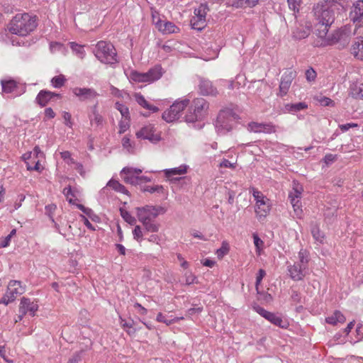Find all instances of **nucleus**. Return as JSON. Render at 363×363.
Returning a JSON list of instances; mask_svg holds the SVG:
<instances>
[{
  "label": "nucleus",
  "instance_id": "a878e982",
  "mask_svg": "<svg viewBox=\"0 0 363 363\" xmlns=\"http://www.w3.org/2000/svg\"><path fill=\"white\" fill-rule=\"evenodd\" d=\"M318 26L315 30L316 35L320 40H317L314 42V46H315V43L323 42L330 33H328L331 24H316Z\"/></svg>",
  "mask_w": 363,
  "mask_h": 363
},
{
  "label": "nucleus",
  "instance_id": "bf43d9fd",
  "mask_svg": "<svg viewBox=\"0 0 363 363\" xmlns=\"http://www.w3.org/2000/svg\"><path fill=\"white\" fill-rule=\"evenodd\" d=\"M317 74L313 68H309L306 71V78L308 82H313L315 79Z\"/></svg>",
  "mask_w": 363,
  "mask_h": 363
},
{
  "label": "nucleus",
  "instance_id": "338daca9",
  "mask_svg": "<svg viewBox=\"0 0 363 363\" xmlns=\"http://www.w3.org/2000/svg\"><path fill=\"white\" fill-rule=\"evenodd\" d=\"M357 127H358V124L354 123H346V124L339 125V128L342 132H346L351 128H357Z\"/></svg>",
  "mask_w": 363,
  "mask_h": 363
},
{
  "label": "nucleus",
  "instance_id": "13d9d810",
  "mask_svg": "<svg viewBox=\"0 0 363 363\" xmlns=\"http://www.w3.org/2000/svg\"><path fill=\"white\" fill-rule=\"evenodd\" d=\"M185 283L187 285H190L194 283H196V277L190 272H186L184 274Z\"/></svg>",
  "mask_w": 363,
  "mask_h": 363
},
{
  "label": "nucleus",
  "instance_id": "6e6d98bb",
  "mask_svg": "<svg viewBox=\"0 0 363 363\" xmlns=\"http://www.w3.org/2000/svg\"><path fill=\"white\" fill-rule=\"evenodd\" d=\"M289 7L294 12H298L301 0H287Z\"/></svg>",
  "mask_w": 363,
  "mask_h": 363
},
{
  "label": "nucleus",
  "instance_id": "2f4dec72",
  "mask_svg": "<svg viewBox=\"0 0 363 363\" xmlns=\"http://www.w3.org/2000/svg\"><path fill=\"white\" fill-rule=\"evenodd\" d=\"M351 52L357 59L363 60V38L352 45Z\"/></svg>",
  "mask_w": 363,
  "mask_h": 363
},
{
  "label": "nucleus",
  "instance_id": "69168bd1",
  "mask_svg": "<svg viewBox=\"0 0 363 363\" xmlns=\"http://www.w3.org/2000/svg\"><path fill=\"white\" fill-rule=\"evenodd\" d=\"M62 117L65 120V123L66 125L69 126V128L72 127V116L69 113L65 111L63 113Z\"/></svg>",
  "mask_w": 363,
  "mask_h": 363
},
{
  "label": "nucleus",
  "instance_id": "4468645a",
  "mask_svg": "<svg viewBox=\"0 0 363 363\" xmlns=\"http://www.w3.org/2000/svg\"><path fill=\"white\" fill-rule=\"evenodd\" d=\"M296 77V72L289 70L284 73L281 76L279 84V91L277 94L278 96L283 97L286 96L289 90L292 81Z\"/></svg>",
  "mask_w": 363,
  "mask_h": 363
},
{
  "label": "nucleus",
  "instance_id": "58836bf2",
  "mask_svg": "<svg viewBox=\"0 0 363 363\" xmlns=\"http://www.w3.org/2000/svg\"><path fill=\"white\" fill-rule=\"evenodd\" d=\"M147 231H145V228L143 229L140 225H135L133 230V239L138 242H141L143 240V235Z\"/></svg>",
  "mask_w": 363,
  "mask_h": 363
},
{
  "label": "nucleus",
  "instance_id": "5fc2aeb1",
  "mask_svg": "<svg viewBox=\"0 0 363 363\" xmlns=\"http://www.w3.org/2000/svg\"><path fill=\"white\" fill-rule=\"evenodd\" d=\"M228 251H229L228 245V243L224 242L222 243V246L218 250H217L216 255L219 259H221L225 255H227L228 253Z\"/></svg>",
  "mask_w": 363,
  "mask_h": 363
},
{
  "label": "nucleus",
  "instance_id": "5701e85b",
  "mask_svg": "<svg viewBox=\"0 0 363 363\" xmlns=\"http://www.w3.org/2000/svg\"><path fill=\"white\" fill-rule=\"evenodd\" d=\"M60 95L59 94H55L54 92L41 90L37 97L35 99L36 102L42 107L45 106L53 98V97H60Z\"/></svg>",
  "mask_w": 363,
  "mask_h": 363
},
{
  "label": "nucleus",
  "instance_id": "2eb2a0df",
  "mask_svg": "<svg viewBox=\"0 0 363 363\" xmlns=\"http://www.w3.org/2000/svg\"><path fill=\"white\" fill-rule=\"evenodd\" d=\"M287 271L290 278L296 281L303 280L308 274V269L296 262L289 264Z\"/></svg>",
  "mask_w": 363,
  "mask_h": 363
},
{
  "label": "nucleus",
  "instance_id": "f257e3e1",
  "mask_svg": "<svg viewBox=\"0 0 363 363\" xmlns=\"http://www.w3.org/2000/svg\"><path fill=\"white\" fill-rule=\"evenodd\" d=\"M138 220L143 224L145 231L157 233L160 224L155 219L160 214H164L166 209L161 206L146 205L135 208Z\"/></svg>",
  "mask_w": 363,
  "mask_h": 363
},
{
  "label": "nucleus",
  "instance_id": "603ef678",
  "mask_svg": "<svg viewBox=\"0 0 363 363\" xmlns=\"http://www.w3.org/2000/svg\"><path fill=\"white\" fill-rule=\"evenodd\" d=\"M130 117L128 118H123L120 122H119V134H123L125 133L129 128H130Z\"/></svg>",
  "mask_w": 363,
  "mask_h": 363
},
{
  "label": "nucleus",
  "instance_id": "49530a36",
  "mask_svg": "<svg viewBox=\"0 0 363 363\" xmlns=\"http://www.w3.org/2000/svg\"><path fill=\"white\" fill-rule=\"evenodd\" d=\"M302 193V187L300 186L298 184L294 185L293 189L291 191H290L289 194V199H301V195Z\"/></svg>",
  "mask_w": 363,
  "mask_h": 363
},
{
  "label": "nucleus",
  "instance_id": "7c9ffc66",
  "mask_svg": "<svg viewBox=\"0 0 363 363\" xmlns=\"http://www.w3.org/2000/svg\"><path fill=\"white\" fill-rule=\"evenodd\" d=\"M155 28L163 35L175 33L179 31L176 24H155Z\"/></svg>",
  "mask_w": 363,
  "mask_h": 363
},
{
  "label": "nucleus",
  "instance_id": "864d4df0",
  "mask_svg": "<svg viewBox=\"0 0 363 363\" xmlns=\"http://www.w3.org/2000/svg\"><path fill=\"white\" fill-rule=\"evenodd\" d=\"M57 208L55 204H49L45 207V214L50 218L52 222H54V213Z\"/></svg>",
  "mask_w": 363,
  "mask_h": 363
},
{
  "label": "nucleus",
  "instance_id": "680f3d73",
  "mask_svg": "<svg viewBox=\"0 0 363 363\" xmlns=\"http://www.w3.org/2000/svg\"><path fill=\"white\" fill-rule=\"evenodd\" d=\"M319 102L321 104V105L325 106H333L335 105V102L332 99L326 96H322L319 99Z\"/></svg>",
  "mask_w": 363,
  "mask_h": 363
},
{
  "label": "nucleus",
  "instance_id": "4be33fe9",
  "mask_svg": "<svg viewBox=\"0 0 363 363\" xmlns=\"http://www.w3.org/2000/svg\"><path fill=\"white\" fill-rule=\"evenodd\" d=\"M363 17V0H358L354 4L350 13V18L353 23L360 21Z\"/></svg>",
  "mask_w": 363,
  "mask_h": 363
},
{
  "label": "nucleus",
  "instance_id": "f3484780",
  "mask_svg": "<svg viewBox=\"0 0 363 363\" xmlns=\"http://www.w3.org/2000/svg\"><path fill=\"white\" fill-rule=\"evenodd\" d=\"M35 27L36 24H7L6 30L13 34L25 36Z\"/></svg>",
  "mask_w": 363,
  "mask_h": 363
},
{
  "label": "nucleus",
  "instance_id": "39448f33",
  "mask_svg": "<svg viewBox=\"0 0 363 363\" xmlns=\"http://www.w3.org/2000/svg\"><path fill=\"white\" fill-rule=\"evenodd\" d=\"M351 35V29L349 25H345L339 29L334 30L330 33L323 42L315 43V47H325L327 45H332L339 42H342L343 44L347 43L349 38Z\"/></svg>",
  "mask_w": 363,
  "mask_h": 363
},
{
  "label": "nucleus",
  "instance_id": "393cba45",
  "mask_svg": "<svg viewBox=\"0 0 363 363\" xmlns=\"http://www.w3.org/2000/svg\"><path fill=\"white\" fill-rule=\"evenodd\" d=\"M144 75L145 82L152 83L160 79L162 75V68L160 66H155L147 72H144Z\"/></svg>",
  "mask_w": 363,
  "mask_h": 363
},
{
  "label": "nucleus",
  "instance_id": "a19ab883",
  "mask_svg": "<svg viewBox=\"0 0 363 363\" xmlns=\"http://www.w3.org/2000/svg\"><path fill=\"white\" fill-rule=\"evenodd\" d=\"M66 81L65 77L63 74H60L51 79V84L55 88H61L64 86Z\"/></svg>",
  "mask_w": 363,
  "mask_h": 363
},
{
  "label": "nucleus",
  "instance_id": "a211bd4d",
  "mask_svg": "<svg viewBox=\"0 0 363 363\" xmlns=\"http://www.w3.org/2000/svg\"><path fill=\"white\" fill-rule=\"evenodd\" d=\"M199 89L200 93L203 95L216 96L218 94L217 88L208 79H201Z\"/></svg>",
  "mask_w": 363,
  "mask_h": 363
},
{
  "label": "nucleus",
  "instance_id": "de8ad7c7",
  "mask_svg": "<svg viewBox=\"0 0 363 363\" xmlns=\"http://www.w3.org/2000/svg\"><path fill=\"white\" fill-rule=\"evenodd\" d=\"M290 202L294 208L296 215L300 217L302 214L301 203L300 201V199H291Z\"/></svg>",
  "mask_w": 363,
  "mask_h": 363
},
{
  "label": "nucleus",
  "instance_id": "4d7b16f0",
  "mask_svg": "<svg viewBox=\"0 0 363 363\" xmlns=\"http://www.w3.org/2000/svg\"><path fill=\"white\" fill-rule=\"evenodd\" d=\"M122 145L123 148L126 149L128 152H132L133 147L132 146L130 139L128 136H124L122 139Z\"/></svg>",
  "mask_w": 363,
  "mask_h": 363
},
{
  "label": "nucleus",
  "instance_id": "aec40b11",
  "mask_svg": "<svg viewBox=\"0 0 363 363\" xmlns=\"http://www.w3.org/2000/svg\"><path fill=\"white\" fill-rule=\"evenodd\" d=\"M292 36L296 40H301L308 37L311 33V27L306 24L296 25L291 28Z\"/></svg>",
  "mask_w": 363,
  "mask_h": 363
},
{
  "label": "nucleus",
  "instance_id": "c85d7f7f",
  "mask_svg": "<svg viewBox=\"0 0 363 363\" xmlns=\"http://www.w3.org/2000/svg\"><path fill=\"white\" fill-rule=\"evenodd\" d=\"M135 99L136 102L144 108H146L152 113H156L159 111V108L157 106L149 104L141 94H135Z\"/></svg>",
  "mask_w": 363,
  "mask_h": 363
},
{
  "label": "nucleus",
  "instance_id": "3c124183",
  "mask_svg": "<svg viewBox=\"0 0 363 363\" xmlns=\"http://www.w3.org/2000/svg\"><path fill=\"white\" fill-rule=\"evenodd\" d=\"M164 187L162 185H155V186H147L143 189V191H147L151 194L157 193V194H163L164 193Z\"/></svg>",
  "mask_w": 363,
  "mask_h": 363
},
{
  "label": "nucleus",
  "instance_id": "20e7f679",
  "mask_svg": "<svg viewBox=\"0 0 363 363\" xmlns=\"http://www.w3.org/2000/svg\"><path fill=\"white\" fill-rule=\"evenodd\" d=\"M96 57L105 64H114L117 62L115 48L106 41H99L94 51Z\"/></svg>",
  "mask_w": 363,
  "mask_h": 363
},
{
  "label": "nucleus",
  "instance_id": "8fccbe9b",
  "mask_svg": "<svg viewBox=\"0 0 363 363\" xmlns=\"http://www.w3.org/2000/svg\"><path fill=\"white\" fill-rule=\"evenodd\" d=\"M258 1L259 0H238L234 4L236 7H253L258 3Z\"/></svg>",
  "mask_w": 363,
  "mask_h": 363
},
{
  "label": "nucleus",
  "instance_id": "a18cd8bd",
  "mask_svg": "<svg viewBox=\"0 0 363 363\" xmlns=\"http://www.w3.org/2000/svg\"><path fill=\"white\" fill-rule=\"evenodd\" d=\"M115 108L121 113L123 118H128L130 117L129 109L124 104L116 102L115 104Z\"/></svg>",
  "mask_w": 363,
  "mask_h": 363
},
{
  "label": "nucleus",
  "instance_id": "e433bc0d",
  "mask_svg": "<svg viewBox=\"0 0 363 363\" xmlns=\"http://www.w3.org/2000/svg\"><path fill=\"white\" fill-rule=\"evenodd\" d=\"M107 186H109L112 188L113 190H115L117 192H120L124 194H128V191L125 189V187L120 184L118 181L114 179H111L108 184Z\"/></svg>",
  "mask_w": 363,
  "mask_h": 363
},
{
  "label": "nucleus",
  "instance_id": "c03bdc74",
  "mask_svg": "<svg viewBox=\"0 0 363 363\" xmlns=\"http://www.w3.org/2000/svg\"><path fill=\"white\" fill-rule=\"evenodd\" d=\"M120 212L121 217L125 220V222H127L130 225H135L136 223L135 218L131 216V214L128 211L121 208Z\"/></svg>",
  "mask_w": 363,
  "mask_h": 363
},
{
  "label": "nucleus",
  "instance_id": "f704fd0d",
  "mask_svg": "<svg viewBox=\"0 0 363 363\" xmlns=\"http://www.w3.org/2000/svg\"><path fill=\"white\" fill-rule=\"evenodd\" d=\"M308 105L305 102H298L296 104H286L284 106L288 112L296 113L299 111L307 108Z\"/></svg>",
  "mask_w": 363,
  "mask_h": 363
},
{
  "label": "nucleus",
  "instance_id": "6e6552de",
  "mask_svg": "<svg viewBox=\"0 0 363 363\" xmlns=\"http://www.w3.org/2000/svg\"><path fill=\"white\" fill-rule=\"evenodd\" d=\"M189 100L184 99L179 101H175L169 109L162 113V118L167 123H171L180 116L181 113L189 105Z\"/></svg>",
  "mask_w": 363,
  "mask_h": 363
},
{
  "label": "nucleus",
  "instance_id": "0eeeda50",
  "mask_svg": "<svg viewBox=\"0 0 363 363\" xmlns=\"http://www.w3.org/2000/svg\"><path fill=\"white\" fill-rule=\"evenodd\" d=\"M253 197L256 201L255 213L259 218H265L271 210V202L264 194L254 189L252 192Z\"/></svg>",
  "mask_w": 363,
  "mask_h": 363
},
{
  "label": "nucleus",
  "instance_id": "ea45409f",
  "mask_svg": "<svg viewBox=\"0 0 363 363\" xmlns=\"http://www.w3.org/2000/svg\"><path fill=\"white\" fill-rule=\"evenodd\" d=\"M72 50L81 59L85 56V52L82 45H79L74 42L69 43Z\"/></svg>",
  "mask_w": 363,
  "mask_h": 363
},
{
  "label": "nucleus",
  "instance_id": "dca6fc26",
  "mask_svg": "<svg viewBox=\"0 0 363 363\" xmlns=\"http://www.w3.org/2000/svg\"><path fill=\"white\" fill-rule=\"evenodd\" d=\"M187 172L186 165H181L178 167L167 169L164 170L165 177L169 179L171 183H176L183 180L186 177H179V175L184 174Z\"/></svg>",
  "mask_w": 363,
  "mask_h": 363
},
{
  "label": "nucleus",
  "instance_id": "ddd939ff",
  "mask_svg": "<svg viewBox=\"0 0 363 363\" xmlns=\"http://www.w3.org/2000/svg\"><path fill=\"white\" fill-rule=\"evenodd\" d=\"M38 309V306L36 302L32 301L28 298H22L19 306V313H21L18 316L19 320H22L23 317L27 313L34 316Z\"/></svg>",
  "mask_w": 363,
  "mask_h": 363
},
{
  "label": "nucleus",
  "instance_id": "79ce46f5",
  "mask_svg": "<svg viewBox=\"0 0 363 363\" xmlns=\"http://www.w3.org/2000/svg\"><path fill=\"white\" fill-rule=\"evenodd\" d=\"M129 78L135 82H145L144 73L139 72L136 70H132L130 72Z\"/></svg>",
  "mask_w": 363,
  "mask_h": 363
},
{
  "label": "nucleus",
  "instance_id": "f03ea898",
  "mask_svg": "<svg viewBox=\"0 0 363 363\" xmlns=\"http://www.w3.org/2000/svg\"><path fill=\"white\" fill-rule=\"evenodd\" d=\"M336 5L333 1L326 0L313 7L314 16L318 23H333Z\"/></svg>",
  "mask_w": 363,
  "mask_h": 363
},
{
  "label": "nucleus",
  "instance_id": "72a5a7b5",
  "mask_svg": "<svg viewBox=\"0 0 363 363\" xmlns=\"http://www.w3.org/2000/svg\"><path fill=\"white\" fill-rule=\"evenodd\" d=\"M298 261L296 263L308 269L309 253L305 249H301L298 254Z\"/></svg>",
  "mask_w": 363,
  "mask_h": 363
},
{
  "label": "nucleus",
  "instance_id": "37998d69",
  "mask_svg": "<svg viewBox=\"0 0 363 363\" xmlns=\"http://www.w3.org/2000/svg\"><path fill=\"white\" fill-rule=\"evenodd\" d=\"M180 319H183V318L182 317L175 318L174 319L168 320L166 318V317L162 313H159L156 318V320L157 322L164 323L167 325H170L179 321Z\"/></svg>",
  "mask_w": 363,
  "mask_h": 363
},
{
  "label": "nucleus",
  "instance_id": "423d86ee",
  "mask_svg": "<svg viewBox=\"0 0 363 363\" xmlns=\"http://www.w3.org/2000/svg\"><path fill=\"white\" fill-rule=\"evenodd\" d=\"M208 108V102L203 98H198L193 101L190 111L185 116L186 121L194 123L201 120L206 114Z\"/></svg>",
  "mask_w": 363,
  "mask_h": 363
},
{
  "label": "nucleus",
  "instance_id": "052dcab7",
  "mask_svg": "<svg viewBox=\"0 0 363 363\" xmlns=\"http://www.w3.org/2000/svg\"><path fill=\"white\" fill-rule=\"evenodd\" d=\"M265 275H266V272L264 269H260L258 271V273L256 277V283H255V287H256L257 291H258L259 285L260 284L262 279L265 277Z\"/></svg>",
  "mask_w": 363,
  "mask_h": 363
},
{
  "label": "nucleus",
  "instance_id": "1a4fd4ad",
  "mask_svg": "<svg viewBox=\"0 0 363 363\" xmlns=\"http://www.w3.org/2000/svg\"><path fill=\"white\" fill-rule=\"evenodd\" d=\"M25 292V288L21 285V282L16 280H11L8 285L7 291L5 295L1 299V303L8 305L14 301L18 295Z\"/></svg>",
  "mask_w": 363,
  "mask_h": 363
},
{
  "label": "nucleus",
  "instance_id": "7ed1b4c3",
  "mask_svg": "<svg viewBox=\"0 0 363 363\" xmlns=\"http://www.w3.org/2000/svg\"><path fill=\"white\" fill-rule=\"evenodd\" d=\"M239 116L232 109L225 108L220 111L217 117L216 128L220 133L231 130L239 120Z\"/></svg>",
  "mask_w": 363,
  "mask_h": 363
},
{
  "label": "nucleus",
  "instance_id": "09e8293b",
  "mask_svg": "<svg viewBox=\"0 0 363 363\" xmlns=\"http://www.w3.org/2000/svg\"><path fill=\"white\" fill-rule=\"evenodd\" d=\"M311 233L313 235V238L322 243L323 242V240H324V235L323 233H322L320 231V229L317 226V225H314L312 228H311Z\"/></svg>",
  "mask_w": 363,
  "mask_h": 363
},
{
  "label": "nucleus",
  "instance_id": "c756f323",
  "mask_svg": "<svg viewBox=\"0 0 363 363\" xmlns=\"http://www.w3.org/2000/svg\"><path fill=\"white\" fill-rule=\"evenodd\" d=\"M350 96L355 99L363 100V83H354L350 86Z\"/></svg>",
  "mask_w": 363,
  "mask_h": 363
},
{
  "label": "nucleus",
  "instance_id": "0e129e2a",
  "mask_svg": "<svg viewBox=\"0 0 363 363\" xmlns=\"http://www.w3.org/2000/svg\"><path fill=\"white\" fill-rule=\"evenodd\" d=\"M219 167L220 168H230L235 169V163H232L226 159H223L222 162L220 163Z\"/></svg>",
  "mask_w": 363,
  "mask_h": 363
},
{
  "label": "nucleus",
  "instance_id": "9b49d317",
  "mask_svg": "<svg viewBox=\"0 0 363 363\" xmlns=\"http://www.w3.org/2000/svg\"><path fill=\"white\" fill-rule=\"evenodd\" d=\"M2 91L6 94H12L14 97L24 94L26 90L25 84L17 82L13 79L1 81Z\"/></svg>",
  "mask_w": 363,
  "mask_h": 363
},
{
  "label": "nucleus",
  "instance_id": "9d476101",
  "mask_svg": "<svg viewBox=\"0 0 363 363\" xmlns=\"http://www.w3.org/2000/svg\"><path fill=\"white\" fill-rule=\"evenodd\" d=\"M135 135L138 139L148 140L150 143L156 144L162 139L161 133L153 124H147L142 127Z\"/></svg>",
  "mask_w": 363,
  "mask_h": 363
},
{
  "label": "nucleus",
  "instance_id": "c9c22d12",
  "mask_svg": "<svg viewBox=\"0 0 363 363\" xmlns=\"http://www.w3.org/2000/svg\"><path fill=\"white\" fill-rule=\"evenodd\" d=\"M266 319L267 320H269L270 323H272V324H274L277 326H279L281 328H284L286 327V324L282 320V318L280 316L276 315L275 313L270 312L268 317H267Z\"/></svg>",
  "mask_w": 363,
  "mask_h": 363
},
{
  "label": "nucleus",
  "instance_id": "4c0bfd02",
  "mask_svg": "<svg viewBox=\"0 0 363 363\" xmlns=\"http://www.w3.org/2000/svg\"><path fill=\"white\" fill-rule=\"evenodd\" d=\"M208 11L206 4H201L197 9L194 10V14L197 16V21H205L206 15Z\"/></svg>",
  "mask_w": 363,
  "mask_h": 363
},
{
  "label": "nucleus",
  "instance_id": "f8f14e48",
  "mask_svg": "<svg viewBox=\"0 0 363 363\" xmlns=\"http://www.w3.org/2000/svg\"><path fill=\"white\" fill-rule=\"evenodd\" d=\"M72 91L80 101H91L99 96V93L93 88L74 87Z\"/></svg>",
  "mask_w": 363,
  "mask_h": 363
},
{
  "label": "nucleus",
  "instance_id": "774afa93",
  "mask_svg": "<svg viewBox=\"0 0 363 363\" xmlns=\"http://www.w3.org/2000/svg\"><path fill=\"white\" fill-rule=\"evenodd\" d=\"M80 361H81V352H76L69 359L67 363H79V362H80Z\"/></svg>",
  "mask_w": 363,
  "mask_h": 363
},
{
  "label": "nucleus",
  "instance_id": "e2e57ef3",
  "mask_svg": "<svg viewBox=\"0 0 363 363\" xmlns=\"http://www.w3.org/2000/svg\"><path fill=\"white\" fill-rule=\"evenodd\" d=\"M63 194L67 197V199L69 200V203H72V197H74V194L72 192L71 186H69L67 187H65L63 189Z\"/></svg>",
  "mask_w": 363,
  "mask_h": 363
},
{
  "label": "nucleus",
  "instance_id": "473e14b6",
  "mask_svg": "<svg viewBox=\"0 0 363 363\" xmlns=\"http://www.w3.org/2000/svg\"><path fill=\"white\" fill-rule=\"evenodd\" d=\"M346 320L345 315L339 311H335L333 314L326 318V323L331 325H336L337 323H343Z\"/></svg>",
  "mask_w": 363,
  "mask_h": 363
},
{
  "label": "nucleus",
  "instance_id": "412c9836",
  "mask_svg": "<svg viewBox=\"0 0 363 363\" xmlns=\"http://www.w3.org/2000/svg\"><path fill=\"white\" fill-rule=\"evenodd\" d=\"M88 118L91 125H96V127L102 125L104 118L98 111V103L90 107Z\"/></svg>",
  "mask_w": 363,
  "mask_h": 363
},
{
  "label": "nucleus",
  "instance_id": "cd10ccee",
  "mask_svg": "<svg viewBox=\"0 0 363 363\" xmlns=\"http://www.w3.org/2000/svg\"><path fill=\"white\" fill-rule=\"evenodd\" d=\"M38 19L35 15L28 13H17L11 23H35Z\"/></svg>",
  "mask_w": 363,
  "mask_h": 363
},
{
  "label": "nucleus",
  "instance_id": "6ab92c4d",
  "mask_svg": "<svg viewBox=\"0 0 363 363\" xmlns=\"http://www.w3.org/2000/svg\"><path fill=\"white\" fill-rule=\"evenodd\" d=\"M247 129L250 132L272 133L275 132V128L271 123H259L250 122L248 123Z\"/></svg>",
  "mask_w": 363,
  "mask_h": 363
},
{
  "label": "nucleus",
  "instance_id": "bb28decb",
  "mask_svg": "<svg viewBox=\"0 0 363 363\" xmlns=\"http://www.w3.org/2000/svg\"><path fill=\"white\" fill-rule=\"evenodd\" d=\"M121 177L123 181L127 184L133 185L138 184V176L133 174L129 167H124L121 172Z\"/></svg>",
  "mask_w": 363,
  "mask_h": 363
},
{
  "label": "nucleus",
  "instance_id": "b1692460",
  "mask_svg": "<svg viewBox=\"0 0 363 363\" xmlns=\"http://www.w3.org/2000/svg\"><path fill=\"white\" fill-rule=\"evenodd\" d=\"M144 75L145 82L152 83L160 79L162 75V68L160 66H155L147 72H144Z\"/></svg>",
  "mask_w": 363,
  "mask_h": 363
}]
</instances>
